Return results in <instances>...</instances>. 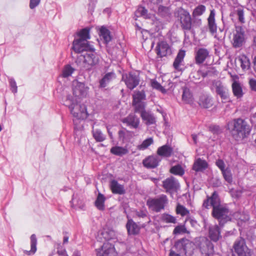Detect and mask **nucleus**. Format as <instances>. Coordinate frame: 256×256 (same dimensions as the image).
Returning <instances> with one entry per match:
<instances>
[{
	"mask_svg": "<svg viewBox=\"0 0 256 256\" xmlns=\"http://www.w3.org/2000/svg\"><path fill=\"white\" fill-rule=\"evenodd\" d=\"M122 80L124 82L128 88L131 90L135 88L138 84L140 82L138 76L134 72L124 74Z\"/></svg>",
	"mask_w": 256,
	"mask_h": 256,
	"instance_id": "9b49d317",
	"label": "nucleus"
},
{
	"mask_svg": "<svg viewBox=\"0 0 256 256\" xmlns=\"http://www.w3.org/2000/svg\"><path fill=\"white\" fill-rule=\"evenodd\" d=\"M198 104L204 108H209L213 104L212 98L208 94H202L199 98Z\"/></svg>",
	"mask_w": 256,
	"mask_h": 256,
	"instance_id": "b1692460",
	"label": "nucleus"
},
{
	"mask_svg": "<svg viewBox=\"0 0 256 256\" xmlns=\"http://www.w3.org/2000/svg\"><path fill=\"white\" fill-rule=\"evenodd\" d=\"M209 56V52L206 48H200L198 50L195 56L196 64H201L204 62Z\"/></svg>",
	"mask_w": 256,
	"mask_h": 256,
	"instance_id": "412c9836",
	"label": "nucleus"
},
{
	"mask_svg": "<svg viewBox=\"0 0 256 256\" xmlns=\"http://www.w3.org/2000/svg\"><path fill=\"white\" fill-rule=\"evenodd\" d=\"M244 31L241 26H236L233 36V46L235 48H239L244 42Z\"/></svg>",
	"mask_w": 256,
	"mask_h": 256,
	"instance_id": "ddd939ff",
	"label": "nucleus"
},
{
	"mask_svg": "<svg viewBox=\"0 0 256 256\" xmlns=\"http://www.w3.org/2000/svg\"><path fill=\"white\" fill-rule=\"evenodd\" d=\"M147 10L144 7H139L136 12V15L137 16H144L146 18V16Z\"/></svg>",
	"mask_w": 256,
	"mask_h": 256,
	"instance_id": "5fc2aeb1",
	"label": "nucleus"
},
{
	"mask_svg": "<svg viewBox=\"0 0 256 256\" xmlns=\"http://www.w3.org/2000/svg\"><path fill=\"white\" fill-rule=\"evenodd\" d=\"M206 11V7L204 5H199L194 10L192 15L194 16H201Z\"/></svg>",
	"mask_w": 256,
	"mask_h": 256,
	"instance_id": "8fccbe9b",
	"label": "nucleus"
},
{
	"mask_svg": "<svg viewBox=\"0 0 256 256\" xmlns=\"http://www.w3.org/2000/svg\"><path fill=\"white\" fill-rule=\"evenodd\" d=\"M174 248L178 250V253H176L174 250H171L170 253V256H180L181 254L186 252V248L182 242L178 241L176 242Z\"/></svg>",
	"mask_w": 256,
	"mask_h": 256,
	"instance_id": "473e14b6",
	"label": "nucleus"
},
{
	"mask_svg": "<svg viewBox=\"0 0 256 256\" xmlns=\"http://www.w3.org/2000/svg\"><path fill=\"white\" fill-rule=\"evenodd\" d=\"M240 219L242 221H246L249 220V216L248 215H246L244 216V218H240Z\"/></svg>",
	"mask_w": 256,
	"mask_h": 256,
	"instance_id": "69168bd1",
	"label": "nucleus"
},
{
	"mask_svg": "<svg viewBox=\"0 0 256 256\" xmlns=\"http://www.w3.org/2000/svg\"><path fill=\"white\" fill-rule=\"evenodd\" d=\"M64 104L68 107L72 116L78 119H86L92 112H90L85 104L79 103L76 98L70 95L66 96Z\"/></svg>",
	"mask_w": 256,
	"mask_h": 256,
	"instance_id": "f03ea898",
	"label": "nucleus"
},
{
	"mask_svg": "<svg viewBox=\"0 0 256 256\" xmlns=\"http://www.w3.org/2000/svg\"><path fill=\"white\" fill-rule=\"evenodd\" d=\"M160 161L156 156H149L142 162L144 166L150 168H154L156 167Z\"/></svg>",
	"mask_w": 256,
	"mask_h": 256,
	"instance_id": "5701e85b",
	"label": "nucleus"
},
{
	"mask_svg": "<svg viewBox=\"0 0 256 256\" xmlns=\"http://www.w3.org/2000/svg\"><path fill=\"white\" fill-rule=\"evenodd\" d=\"M176 212L177 214H180L182 216H188L189 214V210L180 204H178L176 206Z\"/></svg>",
	"mask_w": 256,
	"mask_h": 256,
	"instance_id": "de8ad7c7",
	"label": "nucleus"
},
{
	"mask_svg": "<svg viewBox=\"0 0 256 256\" xmlns=\"http://www.w3.org/2000/svg\"><path fill=\"white\" fill-rule=\"evenodd\" d=\"M116 78V74L113 72L106 74L100 81V87L105 88L107 85Z\"/></svg>",
	"mask_w": 256,
	"mask_h": 256,
	"instance_id": "cd10ccee",
	"label": "nucleus"
},
{
	"mask_svg": "<svg viewBox=\"0 0 256 256\" xmlns=\"http://www.w3.org/2000/svg\"><path fill=\"white\" fill-rule=\"evenodd\" d=\"M208 236L212 240L217 242L221 238L220 227L216 224L210 226Z\"/></svg>",
	"mask_w": 256,
	"mask_h": 256,
	"instance_id": "6ab92c4d",
	"label": "nucleus"
},
{
	"mask_svg": "<svg viewBox=\"0 0 256 256\" xmlns=\"http://www.w3.org/2000/svg\"><path fill=\"white\" fill-rule=\"evenodd\" d=\"M234 13L236 14L238 16V21L244 24L245 22V18L244 16V11L243 8H238L234 11Z\"/></svg>",
	"mask_w": 256,
	"mask_h": 256,
	"instance_id": "3c124183",
	"label": "nucleus"
},
{
	"mask_svg": "<svg viewBox=\"0 0 256 256\" xmlns=\"http://www.w3.org/2000/svg\"><path fill=\"white\" fill-rule=\"evenodd\" d=\"M154 140L152 138H149L144 140L142 142L137 146V149L140 150H144L146 149L150 146L152 144Z\"/></svg>",
	"mask_w": 256,
	"mask_h": 256,
	"instance_id": "79ce46f5",
	"label": "nucleus"
},
{
	"mask_svg": "<svg viewBox=\"0 0 256 256\" xmlns=\"http://www.w3.org/2000/svg\"><path fill=\"white\" fill-rule=\"evenodd\" d=\"M134 216L139 218H146L147 220L146 222V224H143L142 226H144L146 224H149L150 222V220L148 216V212L146 209L140 210H136L134 212Z\"/></svg>",
	"mask_w": 256,
	"mask_h": 256,
	"instance_id": "4c0bfd02",
	"label": "nucleus"
},
{
	"mask_svg": "<svg viewBox=\"0 0 256 256\" xmlns=\"http://www.w3.org/2000/svg\"><path fill=\"white\" fill-rule=\"evenodd\" d=\"M249 84L252 90L256 92V80L254 78L250 79L249 80Z\"/></svg>",
	"mask_w": 256,
	"mask_h": 256,
	"instance_id": "bf43d9fd",
	"label": "nucleus"
},
{
	"mask_svg": "<svg viewBox=\"0 0 256 256\" xmlns=\"http://www.w3.org/2000/svg\"><path fill=\"white\" fill-rule=\"evenodd\" d=\"M68 236H64V240H63L64 244L68 243Z\"/></svg>",
	"mask_w": 256,
	"mask_h": 256,
	"instance_id": "338daca9",
	"label": "nucleus"
},
{
	"mask_svg": "<svg viewBox=\"0 0 256 256\" xmlns=\"http://www.w3.org/2000/svg\"><path fill=\"white\" fill-rule=\"evenodd\" d=\"M232 92L238 98L242 97L243 92L240 84L237 81H234L232 84Z\"/></svg>",
	"mask_w": 256,
	"mask_h": 256,
	"instance_id": "f704fd0d",
	"label": "nucleus"
},
{
	"mask_svg": "<svg viewBox=\"0 0 256 256\" xmlns=\"http://www.w3.org/2000/svg\"><path fill=\"white\" fill-rule=\"evenodd\" d=\"M161 220L166 223L175 224L176 222V218L175 217L166 213L163 214L162 215Z\"/></svg>",
	"mask_w": 256,
	"mask_h": 256,
	"instance_id": "a18cd8bd",
	"label": "nucleus"
},
{
	"mask_svg": "<svg viewBox=\"0 0 256 256\" xmlns=\"http://www.w3.org/2000/svg\"><path fill=\"white\" fill-rule=\"evenodd\" d=\"M216 165L220 170L222 172V170H226V168H225L224 162L222 160H217L216 162Z\"/></svg>",
	"mask_w": 256,
	"mask_h": 256,
	"instance_id": "4d7b16f0",
	"label": "nucleus"
},
{
	"mask_svg": "<svg viewBox=\"0 0 256 256\" xmlns=\"http://www.w3.org/2000/svg\"><path fill=\"white\" fill-rule=\"evenodd\" d=\"M222 173L226 181L228 183H231L232 182V174L231 170L228 168H226L225 170H222Z\"/></svg>",
	"mask_w": 256,
	"mask_h": 256,
	"instance_id": "09e8293b",
	"label": "nucleus"
},
{
	"mask_svg": "<svg viewBox=\"0 0 256 256\" xmlns=\"http://www.w3.org/2000/svg\"><path fill=\"white\" fill-rule=\"evenodd\" d=\"M72 256H80V254L78 250H75Z\"/></svg>",
	"mask_w": 256,
	"mask_h": 256,
	"instance_id": "0e129e2a",
	"label": "nucleus"
},
{
	"mask_svg": "<svg viewBox=\"0 0 256 256\" xmlns=\"http://www.w3.org/2000/svg\"><path fill=\"white\" fill-rule=\"evenodd\" d=\"M30 250H24V252L25 254L30 256L33 255L35 254L36 251V244H37V239L36 236L34 234H32L30 238Z\"/></svg>",
	"mask_w": 256,
	"mask_h": 256,
	"instance_id": "2f4dec72",
	"label": "nucleus"
},
{
	"mask_svg": "<svg viewBox=\"0 0 256 256\" xmlns=\"http://www.w3.org/2000/svg\"><path fill=\"white\" fill-rule=\"evenodd\" d=\"M186 230V228L184 226H176L174 230V234H180L181 233L185 232Z\"/></svg>",
	"mask_w": 256,
	"mask_h": 256,
	"instance_id": "6e6d98bb",
	"label": "nucleus"
},
{
	"mask_svg": "<svg viewBox=\"0 0 256 256\" xmlns=\"http://www.w3.org/2000/svg\"><path fill=\"white\" fill-rule=\"evenodd\" d=\"M128 220L126 224L128 232L129 234L135 235L138 234L140 230L139 226L131 218L127 216Z\"/></svg>",
	"mask_w": 256,
	"mask_h": 256,
	"instance_id": "4be33fe9",
	"label": "nucleus"
},
{
	"mask_svg": "<svg viewBox=\"0 0 256 256\" xmlns=\"http://www.w3.org/2000/svg\"><path fill=\"white\" fill-rule=\"evenodd\" d=\"M100 235H102V236H103L104 239L105 240H108L109 239V238L108 237H107V233L106 232H100Z\"/></svg>",
	"mask_w": 256,
	"mask_h": 256,
	"instance_id": "680f3d73",
	"label": "nucleus"
},
{
	"mask_svg": "<svg viewBox=\"0 0 256 256\" xmlns=\"http://www.w3.org/2000/svg\"><path fill=\"white\" fill-rule=\"evenodd\" d=\"M185 56V51L180 50L173 64L174 68L178 71H180L182 68L180 66Z\"/></svg>",
	"mask_w": 256,
	"mask_h": 256,
	"instance_id": "bb28decb",
	"label": "nucleus"
},
{
	"mask_svg": "<svg viewBox=\"0 0 256 256\" xmlns=\"http://www.w3.org/2000/svg\"><path fill=\"white\" fill-rule=\"evenodd\" d=\"M192 138L194 144H196L197 142V136L194 134H192Z\"/></svg>",
	"mask_w": 256,
	"mask_h": 256,
	"instance_id": "e2e57ef3",
	"label": "nucleus"
},
{
	"mask_svg": "<svg viewBox=\"0 0 256 256\" xmlns=\"http://www.w3.org/2000/svg\"><path fill=\"white\" fill-rule=\"evenodd\" d=\"M132 104L135 112H138L145 108L146 94L144 91L135 92L132 96Z\"/></svg>",
	"mask_w": 256,
	"mask_h": 256,
	"instance_id": "0eeeda50",
	"label": "nucleus"
},
{
	"mask_svg": "<svg viewBox=\"0 0 256 256\" xmlns=\"http://www.w3.org/2000/svg\"><path fill=\"white\" fill-rule=\"evenodd\" d=\"M180 23L182 28L184 30H190L192 26L191 18L190 14L184 12L180 16Z\"/></svg>",
	"mask_w": 256,
	"mask_h": 256,
	"instance_id": "393cba45",
	"label": "nucleus"
},
{
	"mask_svg": "<svg viewBox=\"0 0 256 256\" xmlns=\"http://www.w3.org/2000/svg\"><path fill=\"white\" fill-rule=\"evenodd\" d=\"M227 126L228 129L236 140L246 137L251 130L246 122L240 118L229 122Z\"/></svg>",
	"mask_w": 256,
	"mask_h": 256,
	"instance_id": "7ed1b4c3",
	"label": "nucleus"
},
{
	"mask_svg": "<svg viewBox=\"0 0 256 256\" xmlns=\"http://www.w3.org/2000/svg\"><path fill=\"white\" fill-rule=\"evenodd\" d=\"M8 82L12 92L14 94H16L18 92V86H16V82L14 78H9Z\"/></svg>",
	"mask_w": 256,
	"mask_h": 256,
	"instance_id": "864d4df0",
	"label": "nucleus"
},
{
	"mask_svg": "<svg viewBox=\"0 0 256 256\" xmlns=\"http://www.w3.org/2000/svg\"><path fill=\"white\" fill-rule=\"evenodd\" d=\"M75 69L69 64H67L64 66L62 69V76L64 78H68L74 72Z\"/></svg>",
	"mask_w": 256,
	"mask_h": 256,
	"instance_id": "37998d69",
	"label": "nucleus"
},
{
	"mask_svg": "<svg viewBox=\"0 0 256 256\" xmlns=\"http://www.w3.org/2000/svg\"><path fill=\"white\" fill-rule=\"evenodd\" d=\"M182 100L186 104H191L193 102L194 98L190 90L186 87L183 88Z\"/></svg>",
	"mask_w": 256,
	"mask_h": 256,
	"instance_id": "72a5a7b5",
	"label": "nucleus"
},
{
	"mask_svg": "<svg viewBox=\"0 0 256 256\" xmlns=\"http://www.w3.org/2000/svg\"><path fill=\"white\" fill-rule=\"evenodd\" d=\"M212 88H214L218 94L222 99L226 100L228 98V90L220 80H214L212 82Z\"/></svg>",
	"mask_w": 256,
	"mask_h": 256,
	"instance_id": "4468645a",
	"label": "nucleus"
},
{
	"mask_svg": "<svg viewBox=\"0 0 256 256\" xmlns=\"http://www.w3.org/2000/svg\"><path fill=\"white\" fill-rule=\"evenodd\" d=\"M162 186L166 192L171 193L176 191L179 188V184L174 178L170 177L166 178L162 182Z\"/></svg>",
	"mask_w": 256,
	"mask_h": 256,
	"instance_id": "2eb2a0df",
	"label": "nucleus"
},
{
	"mask_svg": "<svg viewBox=\"0 0 256 256\" xmlns=\"http://www.w3.org/2000/svg\"><path fill=\"white\" fill-rule=\"evenodd\" d=\"M242 69L244 70H248L250 68L249 59L245 56H242L238 58Z\"/></svg>",
	"mask_w": 256,
	"mask_h": 256,
	"instance_id": "58836bf2",
	"label": "nucleus"
},
{
	"mask_svg": "<svg viewBox=\"0 0 256 256\" xmlns=\"http://www.w3.org/2000/svg\"><path fill=\"white\" fill-rule=\"evenodd\" d=\"M58 254L62 256H68L66 252V250L64 249H60L58 250Z\"/></svg>",
	"mask_w": 256,
	"mask_h": 256,
	"instance_id": "052dcab7",
	"label": "nucleus"
},
{
	"mask_svg": "<svg viewBox=\"0 0 256 256\" xmlns=\"http://www.w3.org/2000/svg\"><path fill=\"white\" fill-rule=\"evenodd\" d=\"M208 167V164L205 160L198 158L196 160L193 165V170L196 172L202 171Z\"/></svg>",
	"mask_w": 256,
	"mask_h": 256,
	"instance_id": "c756f323",
	"label": "nucleus"
},
{
	"mask_svg": "<svg viewBox=\"0 0 256 256\" xmlns=\"http://www.w3.org/2000/svg\"><path fill=\"white\" fill-rule=\"evenodd\" d=\"M215 10L214 9L210 10L208 21L209 30L212 35H214L216 32L217 30V26L215 21Z\"/></svg>",
	"mask_w": 256,
	"mask_h": 256,
	"instance_id": "aec40b11",
	"label": "nucleus"
},
{
	"mask_svg": "<svg viewBox=\"0 0 256 256\" xmlns=\"http://www.w3.org/2000/svg\"><path fill=\"white\" fill-rule=\"evenodd\" d=\"M203 206L206 208H208L210 206L212 207V216L220 221V224L230 220L228 210L226 206L220 204L218 194L216 192L212 193L210 197L204 201Z\"/></svg>",
	"mask_w": 256,
	"mask_h": 256,
	"instance_id": "f257e3e1",
	"label": "nucleus"
},
{
	"mask_svg": "<svg viewBox=\"0 0 256 256\" xmlns=\"http://www.w3.org/2000/svg\"><path fill=\"white\" fill-rule=\"evenodd\" d=\"M100 36L106 44L111 40L112 38L110 31L104 26H102L100 30Z\"/></svg>",
	"mask_w": 256,
	"mask_h": 256,
	"instance_id": "c9c22d12",
	"label": "nucleus"
},
{
	"mask_svg": "<svg viewBox=\"0 0 256 256\" xmlns=\"http://www.w3.org/2000/svg\"><path fill=\"white\" fill-rule=\"evenodd\" d=\"M105 201V197L101 194H98L96 200L95 202V205L100 210L104 209V202Z\"/></svg>",
	"mask_w": 256,
	"mask_h": 256,
	"instance_id": "ea45409f",
	"label": "nucleus"
},
{
	"mask_svg": "<svg viewBox=\"0 0 256 256\" xmlns=\"http://www.w3.org/2000/svg\"><path fill=\"white\" fill-rule=\"evenodd\" d=\"M208 72L206 71L202 70V69H200L197 71L192 72L190 75V78L192 80L195 82H196L198 80H199L202 78H204L206 76Z\"/></svg>",
	"mask_w": 256,
	"mask_h": 256,
	"instance_id": "7c9ffc66",
	"label": "nucleus"
},
{
	"mask_svg": "<svg viewBox=\"0 0 256 256\" xmlns=\"http://www.w3.org/2000/svg\"><path fill=\"white\" fill-rule=\"evenodd\" d=\"M150 85L153 88L156 89L160 92L165 91L164 88L156 80H150Z\"/></svg>",
	"mask_w": 256,
	"mask_h": 256,
	"instance_id": "603ef678",
	"label": "nucleus"
},
{
	"mask_svg": "<svg viewBox=\"0 0 256 256\" xmlns=\"http://www.w3.org/2000/svg\"><path fill=\"white\" fill-rule=\"evenodd\" d=\"M78 36L79 38L78 39L80 40H88L90 38L89 30L87 28H84L80 31Z\"/></svg>",
	"mask_w": 256,
	"mask_h": 256,
	"instance_id": "49530a36",
	"label": "nucleus"
},
{
	"mask_svg": "<svg viewBox=\"0 0 256 256\" xmlns=\"http://www.w3.org/2000/svg\"><path fill=\"white\" fill-rule=\"evenodd\" d=\"M196 243L202 254L209 256L214 252L213 244L206 238H199L196 241Z\"/></svg>",
	"mask_w": 256,
	"mask_h": 256,
	"instance_id": "6e6552de",
	"label": "nucleus"
},
{
	"mask_svg": "<svg viewBox=\"0 0 256 256\" xmlns=\"http://www.w3.org/2000/svg\"><path fill=\"white\" fill-rule=\"evenodd\" d=\"M253 63H254V71L256 72V56L254 58V59L253 60Z\"/></svg>",
	"mask_w": 256,
	"mask_h": 256,
	"instance_id": "774afa93",
	"label": "nucleus"
},
{
	"mask_svg": "<svg viewBox=\"0 0 256 256\" xmlns=\"http://www.w3.org/2000/svg\"><path fill=\"white\" fill-rule=\"evenodd\" d=\"M170 172L174 174L182 176L184 173V170L180 165L177 164L171 168Z\"/></svg>",
	"mask_w": 256,
	"mask_h": 256,
	"instance_id": "c03bdc74",
	"label": "nucleus"
},
{
	"mask_svg": "<svg viewBox=\"0 0 256 256\" xmlns=\"http://www.w3.org/2000/svg\"><path fill=\"white\" fill-rule=\"evenodd\" d=\"M73 94L75 98H84L86 96L88 91V88L83 82H80L78 80H74L72 83Z\"/></svg>",
	"mask_w": 256,
	"mask_h": 256,
	"instance_id": "9d476101",
	"label": "nucleus"
},
{
	"mask_svg": "<svg viewBox=\"0 0 256 256\" xmlns=\"http://www.w3.org/2000/svg\"><path fill=\"white\" fill-rule=\"evenodd\" d=\"M173 152V148L168 145L165 144L158 148L157 154L158 156L168 158L170 157Z\"/></svg>",
	"mask_w": 256,
	"mask_h": 256,
	"instance_id": "a878e982",
	"label": "nucleus"
},
{
	"mask_svg": "<svg viewBox=\"0 0 256 256\" xmlns=\"http://www.w3.org/2000/svg\"><path fill=\"white\" fill-rule=\"evenodd\" d=\"M92 134L96 142H102L104 140L106 139V136L102 134V132L98 129H93Z\"/></svg>",
	"mask_w": 256,
	"mask_h": 256,
	"instance_id": "a19ab883",
	"label": "nucleus"
},
{
	"mask_svg": "<svg viewBox=\"0 0 256 256\" xmlns=\"http://www.w3.org/2000/svg\"><path fill=\"white\" fill-rule=\"evenodd\" d=\"M96 256H116L115 248L108 242H104L102 246L96 250Z\"/></svg>",
	"mask_w": 256,
	"mask_h": 256,
	"instance_id": "1a4fd4ad",
	"label": "nucleus"
},
{
	"mask_svg": "<svg viewBox=\"0 0 256 256\" xmlns=\"http://www.w3.org/2000/svg\"><path fill=\"white\" fill-rule=\"evenodd\" d=\"M167 196L164 194H161L156 198H150L148 200L146 204L152 210L160 212L164 209L165 205L168 203Z\"/></svg>",
	"mask_w": 256,
	"mask_h": 256,
	"instance_id": "20e7f679",
	"label": "nucleus"
},
{
	"mask_svg": "<svg viewBox=\"0 0 256 256\" xmlns=\"http://www.w3.org/2000/svg\"><path fill=\"white\" fill-rule=\"evenodd\" d=\"M122 122L131 128L136 129L139 126L140 120L134 114H130L123 118Z\"/></svg>",
	"mask_w": 256,
	"mask_h": 256,
	"instance_id": "dca6fc26",
	"label": "nucleus"
},
{
	"mask_svg": "<svg viewBox=\"0 0 256 256\" xmlns=\"http://www.w3.org/2000/svg\"><path fill=\"white\" fill-rule=\"evenodd\" d=\"M72 49L76 53H80L88 50H93V46L88 44L86 40L76 39L73 42Z\"/></svg>",
	"mask_w": 256,
	"mask_h": 256,
	"instance_id": "f8f14e48",
	"label": "nucleus"
},
{
	"mask_svg": "<svg viewBox=\"0 0 256 256\" xmlns=\"http://www.w3.org/2000/svg\"><path fill=\"white\" fill-rule=\"evenodd\" d=\"M40 2V0H30V9H34L38 6Z\"/></svg>",
	"mask_w": 256,
	"mask_h": 256,
	"instance_id": "13d9d810",
	"label": "nucleus"
},
{
	"mask_svg": "<svg viewBox=\"0 0 256 256\" xmlns=\"http://www.w3.org/2000/svg\"><path fill=\"white\" fill-rule=\"evenodd\" d=\"M234 248L238 256H252V251L247 246L244 240L242 238L235 241Z\"/></svg>",
	"mask_w": 256,
	"mask_h": 256,
	"instance_id": "423d86ee",
	"label": "nucleus"
},
{
	"mask_svg": "<svg viewBox=\"0 0 256 256\" xmlns=\"http://www.w3.org/2000/svg\"><path fill=\"white\" fill-rule=\"evenodd\" d=\"M140 114V116L144 122L147 126L154 124L156 118L154 114L150 111H146L144 109L138 112Z\"/></svg>",
	"mask_w": 256,
	"mask_h": 256,
	"instance_id": "a211bd4d",
	"label": "nucleus"
},
{
	"mask_svg": "<svg viewBox=\"0 0 256 256\" xmlns=\"http://www.w3.org/2000/svg\"><path fill=\"white\" fill-rule=\"evenodd\" d=\"M156 50L158 55L160 57L170 54L172 52L170 46L165 41H160L158 42L156 47Z\"/></svg>",
	"mask_w": 256,
	"mask_h": 256,
	"instance_id": "f3484780",
	"label": "nucleus"
},
{
	"mask_svg": "<svg viewBox=\"0 0 256 256\" xmlns=\"http://www.w3.org/2000/svg\"><path fill=\"white\" fill-rule=\"evenodd\" d=\"M110 186L111 190L114 194H122L125 192L124 186L118 184L116 180H112L111 181Z\"/></svg>",
	"mask_w": 256,
	"mask_h": 256,
	"instance_id": "c85d7f7f",
	"label": "nucleus"
},
{
	"mask_svg": "<svg viewBox=\"0 0 256 256\" xmlns=\"http://www.w3.org/2000/svg\"><path fill=\"white\" fill-rule=\"evenodd\" d=\"M83 67L86 70H90L92 68L97 64L99 61L98 56L93 50H88L86 53L83 56Z\"/></svg>",
	"mask_w": 256,
	"mask_h": 256,
	"instance_id": "39448f33",
	"label": "nucleus"
},
{
	"mask_svg": "<svg viewBox=\"0 0 256 256\" xmlns=\"http://www.w3.org/2000/svg\"><path fill=\"white\" fill-rule=\"evenodd\" d=\"M128 152L126 148L115 146L111 148L110 152L114 155L118 156H122L127 154Z\"/></svg>",
	"mask_w": 256,
	"mask_h": 256,
	"instance_id": "e433bc0d",
	"label": "nucleus"
}]
</instances>
